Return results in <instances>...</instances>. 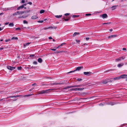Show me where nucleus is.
<instances>
[{
  "mask_svg": "<svg viewBox=\"0 0 127 127\" xmlns=\"http://www.w3.org/2000/svg\"><path fill=\"white\" fill-rule=\"evenodd\" d=\"M48 90H43L39 92V93L38 94H44L47 93H48Z\"/></svg>",
  "mask_w": 127,
  "mask_h": 127,
  "instance_id": "nucleus-1",
  "label": "nucleus"
},
{
  "mask_svg": "<svg viewBox=\"0 0 127 127\" xmlns=\"http://www.w3.org/2000/svg\"><path fill=\"white\" fill-rule=\"evenodd\" d=\"M82 68V67H78L76 68V69L75 70L71 71H70L68 72V73H70L72 72H74L76 71L77 70H80V69Z\"/></svg>",
  "mask_w": 127,
  "mask_h": 127,
  "instance_id": "nucleus-2",
  "label": "nucleus"
},
{
  "mask_svg": "<svg viewBox=\"0 0 127 127\" xmlns=\"http://www.w3.org/2000/svg\"><path fill=\"white\" fill-rule=\"evenodd\" d=\"M125 58V57H119L118 58L116 59L115 60L116 62H117L121 61L122 60H123Z\"/></svg>",
  "mask_w": 127,
  "mask_h": 127,
  "instance_id": "nucleus-3",
  "label": "nucleus"
},
{
  "mask_svg": "<svg viewBox=\"0 0 127 127\" xmlns=\"http://www.w3.org/2000/svg\"><path fill=\"white\" fill-rule=\"evenodd\" d=\"M7 68L11 70H13L16 68V67H12L9 66H8L7 67Z\"/></svg>",
  "mask_w": 127,
  "mask_h": 127,
  "instance_id": "nucleus-4",
  "label": "nucleus"
},
{
  "mask_svg": "<svg viewBox=\"0 0 127 127\" xmlns=\"http://www.w3.org/2000/svg\"><path fill=\"white\" fill-rule=\"evenodd\" d=\"M92 73V72H84V73L85 75L87 76H89Z\"/></svg>",
  "mask_w": 127,
  "mask_h": 127,
  "instance_id": "nucleus-5",
  "label": "nucleus"
},
{
  "mask_svg": "<svg viewBox=\"0 0 127 127\" xmlns=\"http://www.w3.org/2000/svg\"><path fill=\"white\" fill-rule=\"evenodd\" d=\"M24 5H22L21 6L17 8V10H20L24 8Z\"/></svg>",
  "mask_w": 127,
  "mask_h": 127,
  "instance_id": "nucleus-6",
  "label": "nucleus"
},
{
  "mask_svg": "<svg viewBox=\"0 0 127 127\" xmlns=\"http://www.w3.org/2000/svg\"><path fill=\"white\" fill-rule=\"evenodd\" d=\"M127 77V75L123 74L120 76V78H126Z\"/></svg>",
  "mask_w": 127,
  "mask_h": 127,
  "instance_id": "nucleus-7",
  "label": "nucleus"
},
{
  "mask_svg": "<svg viewBox=\"0 0 127 127\" xmlns=\"http://www.w3.org/2000/svg\"><path fill=\"white\" fill-rule=\"evenodd\" d=\"M38 18V17L36 15H33L31 17V19H35Z\"/></svg>",
  "mask_w": 127,
  "mask_h": 127,
  "instance_id": "nucleus-8",
  "label": "nucleus"
},
{
  "mask_svg": "<svg viewBox=\"0 0 127 127\" xmlns=\"http://www.w3.org/2000/svg\"><path fill=\"white\" fill-rule=\"evenodd\" d=\"M25 14L23 15V17L24 18H25L28 17V16L30 15V14H27V13H25Z\"/></svg>",
  "mask_w": 127,
  "mask_h": 127,
  "instance_id": "nucleus-9",
  "label": "nucleus"
},
{
  "mask_svg": "<svg viewBox=\"0 0 127 127\" xmlns=\"http://www.w3.org/2000/svg\"><path fill=\"white\" fill-rule=\"evenodd\" d=\"M102 17L103 18H106V17H107V16L106 14H103L102 15Z\"/></svg>",
  "mask_w": 127,
  "mask_h": 127,
  "instance_id": "nucleus-10",
  "label": "nucleus"
},
{
  "mask_svg": "<svg viewBox=\"0 0 127 127\" xmlns=\"http://www.w3.org/2000/svg\"><path fill=\"white\" fill-rule=\"evenodd\" d=\"M78 87V85H74V86H69V87H67L66 88H64V89H66L67 88H71V87Z\"/></svg>",
  "mask_w": 127,
  "mask_h": 127,
  "instance_id": "nucleus-11",
  "label": "nucleus"
},
{
  "mask_svg": "<svg viewBox=\"0 0 127 127\" xmlns=\"http://www.w3.org/2000/svg\"><path fill=\"white\" fill-rule=\"evenodd\" d=\"M79 34L80 33L79 32H74L73 34V37H74L76 35H79Z\"/></svg>",
  "mask_w": 127,
  "mask_h": 127,
  "instance_id": "nucleus-12",
  "label": "nucleus"
},
{
  "mask_svg": "<svg viewBox=\"0 0 127 127\" xmlns=\"http://www.w3.org/2000/svg\"><path fill=\"white\" fill-rule=\"evenodd\" d=\"M65 44V43H62L60 45L58 46V47H56V49H58V48H61V47L63 45H64Z\"/></svg>",
  "mask_w": 127,
  "mask_h": 127,
  "instance_id": "nucleus-13",
  "label": "nucleus"
},
{
  "mask_svg": "<svg viewBox=\"0 0 127 127\" xmlns=\"http://www.w3.org/2000/svg\"><path fill=\"white\" fill-rule=\"evenodd\" d=\"M117 36V35H112L109 36L108 37V38H112V37H115Z\"/></svg>",
  "mask_w": 127,
  "mask_h": 127,
  "instance_id": "nucleus-14",
  "label": "nucleus"
},
{
  "mask_svg": "<svg viewBox=\"0 0 127 127\" xmlns=\"http://www.w3.org/2000/svg\"><path fill=\"white\" fill-rule=\"evenodd\" d=\"M118 5H114L113 6L111 7L112 8V10H114L115 9L117 8V6Z\"/></svg>",
  "mask_w": 127,
  "mask_h": 127,
  "instance_id": "nucleus-15",
  "label": "nucleus"
},
{
  "mask_svg": "<svg viewBox=\"0 0 127 127\" xmlns=\"http://www.w3.org/2000/svg\"><path fill=\"white\" fill-rule=\"evenodd\" d=\"M124 64L123 63L119 64H118L117 66L118 67H120L121 66H123L124 65Z\"/></svg>",
  "mask_w": 127,
  "mask_h": 127,
  "instance_id": "nucleus-16",
  "label": "nucleus"
},
{
  "mask_svg": "<svg viewBox=\"0 0 127 127\" xmlns=\"http://www.w3.org/2000/svg\"><path fill=\"white\" fill-rule=\"evenodd\" d=\"M18 13V14H22L23 13H24L25 12H24L22 11H17Z\"/></svg>",
  "mask_w": 127,
  "mask_h": 127,
  "instance_id": "nucleus-17",
  "label": "nucleus"
},
{
  "mask_svg": "<svg viewBox=\"0 0 127 127\" xmlns=\"http://www.w3.org/2000/svg\"><path fill=\"white\" fill-rule=\"evenodd\" d=\"M30 43H24V47H26L27 46L29 45L30 44Z\"/></svg>",
  "mask_w": 127,
  "mask_h": 127,
  "instance_id": "nucleus-18",
  "label": "nucleus"
},
{
  "mask_svg": "<svg viewBox=\"0 0 127 127\" xmlns=\"http://www.w3.org/2000/svg\"><path fill=\"white\" fill-rule=\"evenodd\" d=\"M19 96L18 95L12 96H10L9 97H8L7 98H9H9L15 97L16 98V97H18Z\"/></svg>",
  "mask_w": 127,
  "mask_h": 127,
  "instance_id": "nucleus-19",
  "label": "nucleus"
},
{
  "mask_svg": "<svg viewBox=\"0 0 127 127\" xmlns=\"http://www.w3.org/2000/svg\"><path fill=\"white\" fill-rule=\"evenodd\" d=\"M57 28V27H55V26H54L53 27H49L48 28H47V29H56Z\"/></svg>",
  "mask_w": 127,
  "mask_h": 127,
  "instance_id": "nucleus-20",
  "label": "nucleus"
},
{
  "mask_svg": "<svg viewBox=\"0 0 127 127\" xmlns=\"http://www.w3.org/2000/svg\"><path fill=\"white\" fill-rule=\"evenodd\" d=\"M37 61L39 63H41L42 61V59L41 58H39L37 60Z\"/></svg>",
  "mask_w": 127,
  "mask_h": 127,
  "instance_id": "nucleus-21",
  "label": "nucleus"
},
{
  "mask_svg": "<svg viewBox=\"0 0 127 127\" xmlns=\"http://www.w3.org/2000/svg\"><path fill=\"white\" fill-rule=\"evenodd\" d=\"M53 85H57L58 84H61V83H56V82H55L54 83H53Z\"/></svg>",
  "mask_w": 127,
  "mask_h": 127,
  "instance_id": "nucleus-22",
  "label": "nucleus"
},
{
  "mask_svg": "<svg viewBox=\"0 0 127 127\" xmlns=\"http://www.w3.org/2000/svg\"><path fill=\"white\" fill-rule=\"evenodd\" d=\"M120 76L119 77H115V78H112V79H114V80H117V79H120Z\"/></svg>",
  "mask_w": 127,
  "mask_h": 127,
  "instance_id": "nucleus-23",
  "label": "nucleus"
},
{
  "mask_svg": "<svg viewBox=\"0 0 127 127\" xmlns=\"http://www.w3.org/2000/svg\"><path fill=\"white\" fill-rule=\"evenodd\" d=\"M62 15H56L55 16V17L56 18H60L61 17H62Z\"/></svg>",
  "mask_w": 127,
  "mask_h": 127,
  "instance_id": "nucleus-24",
  "label": "nucleus"
},
{
  "mask_svg": "<svg viewBox=\"0 0 127 127\" xmlns=\"http://www.w3.org/2000/svg\"><path fill=\"white\" fill-rule=\"evenodd\" d=\"M9 25L10 26L13 27L14 26V24L13 23H11L9 24Z\"/></svg>",
  "mask_w": 127,
  "mask_h": 127,
  "instance_id": "nucleus-25",
  "label": "nucleus"
},
{
  "mask_svg": "<svg viewBox=\"0 0 127 127\" xmlns=\"http://www.w3.org/2000/svg\"><path fill=\"white\" fill-rule=\"evenodd\" d=\"M11 39L12 40H17L18 39V38L17 37H12Z\"/></svg>",
  "mask_w": 127,
  "mask_h": 127,
  "instance_id": "nucleus-26",
  "label": "nucleus"
},
{
  "mask_svg": "<svg viewBox=\"0 0 127 127\" xmlns=\"http://www.w3.org/2000/svg\"><path fill=\"white\" fill-rule=\"evenodd\" d=\"M84 89V88H77V90L78 91H81V90H83Z\"/></svg>",
  "mask_w": 127,
  "mask_h": 127,
  "instance_id": "nucleus-27",
  "label": "nucleus"
},
{
  "mask_svg": "<svg viewBox=\"0 0 127 127\" xmlns=\"http://www.w3.org/2000/svg\"><path fill=\"white\" fill-rule=\"evenodd\" d=\"M44 12V10H41L40 11V13L41 14L43 13Z\"/></svg>",
  "mask_w": 127,
  "mask_h": 127,
  "instance_id": "nucleus-28",
  "label": "nucleus"
},
{
  "mask_svg": "<svg viewBox=\"0 0 127 127\" xmlns=\"http://www.w3.org/2000/svg\"><path fill=\"white\" fill-rule=\"evenodd\" d=\"M23 23L24 24H28V22L26 20H24L23 21Z\"/></svg>",
  "mask_w": 127,
  "mask_h": 127,
  "instance_id": "nucleus-29",
  "label": "nucleus"
},
{
  "mask_svg": "<svg viewBox=\"0 0 127 127\" xmlns=\"http://www.w3.org/2000/svg\"><path fill=\"white\" fill-rule=\"evenodd\" d=\"M79 15H73L72 16V17L74 18H75L76 17H79Z\"/></svg>",
  "mask_w": 127,
  "mask_h": 127,
  "instance_id": "nucleus-30",
  "label": "nucleus"
},
{
  "mask_svg": "<svg viewBox=\"0 0 127 127\" xmlns=\"http://www.w3.org/2000/svg\"><path fill=\"white\" fill-rule=\"evenodd\" d=\"M24 12H25L24 13H29L30 12V10H27V11H24Z\"/></svg>",
  "mask_w": 127,
  "mask_h": 127,
  "instance_id": "nucleus-31",
  "label": "nucleus"
},
{
  "mask_svg": "<svg viewBox=\"0 0 127 127\" xmlns=\"http://www.w3.org/2000/svg\"><path fill=\"white\" fill-rule=\"evenodd\" d=\"M18 15V13H17V12H16L15 13H14L13 14V15Z\"/></svg>",
  "mask_w": 127,
  "mask_h": 127,
  "instance_id": "nucleus-32",
  "label": "nucleus"
},
{
  "mask_svg": "<svg viewBox=\"0 0 127 127\" xmlns=\"http://www.w3.org/2000/svg\"><path fill=\"white\" fill-rule=\"evenodd\" d=\"M22 68V67L21 66H20L18 67L17 68L18 70H21V69Z\"/></svg>",
  "mask_w": 127,
  "mask_h": 127,
  "instance_id": "nucleus-33",
  "label": "nucleus"
},
{
  "mask_svg": "<svg viewBox=\"0 0 127 127\" xmlns=\"http://www.w3.org/2000/svg\"><path fill=\"white\" fill-rule=\"evenodd\" d=\"M108 82V81H103V83L104 84H106V83H107Z\"/></svg>",
  "mask_w": 127,
  "mask_h": 127,
  "instance_id": "nucleus-34",
  "label": "nucleus"
},
{
  "mask_svg": "<svg viewBox=\"0 0 127 127\" xmlns=\"http://www.w3.org/2000/svg\"><path fill=\"white\" fill-rule=\"evenodd\" d=\"M25 2V0H22L20 2L21 3H24Z\"/></svg>",
  "mask_w": 127,
  "mask_h": 127,
  "instance_id": "nucleus-35",
  "label": "nucleus"
},
{
  "mask_svg": "<svg viewBox=\"0 0 127 127\" xmlns=\"http://www.w3.org/2000/svg\"><path fill=\"white\" fill-rule=\"evenodd\" d=\"M43 22V20H41V21H37V22H39V23H42Z\"/></svg>",
  "mask_w": 127,
  "mask_h": 127,
  "instance_id": "nucleus-36",
  "label": "nucleus"
},
{
  "mask_svg": "<svg viewBox=\"0 0 127 127\" xmlns=\"http://www.w3.org/2000/svg\"><path fill=\"white\" fill-rule=\"evenodd\" d=\"M15 30H21V29L20 28H16V29Z\"/></svg>",
  "mask_w": 127,
  "mask_h": 127,
  "instance_id": "nucleus-37",
  "label": "nucleus"
},
{
  "mask_svg": "<svg viewBox=\"0 0 127 127\" xmlns=\"http://www.w3.org/2000/svg\"><path fill=\"white\" fill-rule=\"evenodd\" d=\"M110 104L111 105H114V103L113 102H111L110 103Z\"/></svg>",
  "mask_w": 127,
  "mask_h": 127,
  "instance_id": "nucleus-38",
  "label": "nucleus"
},
{
  "mask_svg": "<svg viewBox=\"0 0 127 127\" xmlns=\"http://www.w3.org/2000/svg\"><path fill=\"white\" fill-rule=\"evenodd\" d=\"M76 41L78 43H79L80 42V41L79 40H76Z\"/></svg>",
  "mask_w": 127,
  "mask_h": 127,
  "instance_id": "nucleus-39",
  "label": "nucleus"
},
{
  "mask_svg": "<svg viewBox=\"0 0 127 127\" xmlns=\"http://www.w3.org/2000/svg\"><path fill=\"white\" fill-rule=\"evenodd\" d=\"M91 15V14L90 13H88L86 14L85 15L87 16H90Z\"/></svg>",
  "mask_w": 127,
  "mask_h": 127,
  "instance_id": "nucleus-40",
  "label": "nucleus"
},
{
  "mask_svg": "<svg viewBox=\"0 0 127 127\" xmlns=\"http://www.w3.org/2000/svg\"><path fill=\"white\" fill-rule=\"evenodd\" d=\"M72 90L74 91H78L77 90V88L73 89H72Z\"/></svg>",
  "mask_w": 127,
  "mask_h": 127,
  "instance_id": "nucleus-41",
  "label": "nucleus"
},
{
  "mask_svg": "<svg viewBox=\"0 0 127 127\" xmlns=\"http://www.w3.org/2000/svg\"><path fill=\"white\" fill-rule=\"evenodd\" d=\"M69 13H66L64 14V15L65 16H68L69 15Z\"/></svg>",
  "mask_w": 127,
  "mask_h": 127,
  "instance_id": "nucleus-42",
  "label": "nucleus"
},
{
  "mask_svg": "<svg viewBox=\"0 0 127 127\" xmlns=\"http://www.w3.org/2000/svg\"><path fill=\"white\" fill-rule=\"evenodd\" d=\"M33 64H37V62L36 61H34L33 62Z\"/></svg>",
  "mask_w": 127,
  "mask_h": 127,
  "instance_id": "nucleus-43",
  "label": "nucleus"
},
{
  "mask_svg": "<svg viewBox=\"0 0 127 127\" xmlns=\"http://www.w3.org/2000/svg\"><path fill=\"white\" fill-rule=\"evenodd\" d=\"M27 4H29L30 5H31L32 4V3L31 2H28L27 3Z\"/></svg>",
  "mask_w": 127,
  "mask_h": 127,
  "instance_id": "nucleus-44",
  "label": "nucleus"
},
{
  "mask_svg": "<svg viewBox=\"0 0 127 127\" xmlns=\"http://www.w3.org/2000/svg\"><path fill=\"white\" fill-rule=\"evenodd\" d=\"M33 95V94H30V95H26V96H31V95Z\"/></svg>",
  "mask_w": 127,
  "mask_h": 127,
  "instance_id": "nucleus-45",
  "label": "nucleus"
},
{
  "mask_svg": "<svg viewBox=\"0 0 127 127\" xmlns=\"http://www.w3.org/2000/svg\"><path fill=\"white\" fill-rule=\"evenodd\" d=\"M64 20L65 21H68L69 20V19H64Z\"/></svg>",
  "mask_w": 127,
  "mask_h": 127,
  "instance_id": "nucleus-46",
  "label": "nucleus"
},
{
  "mask_svg": "<svg viewBox=\"0 0 127 127\" xmlns=\"http://www.w3.org/2000/svg\"><path fill=\"white\" fill-rule=\"evenodd\" d=\"M77 80L78 81H80L82 80V79L80 78H78L77 79Z\"/></svg>",
  "mask_w": 127,
  "mask_h": 127,
  "instance_id": "nucleus-47",
  "label": "nucleus"
},
{
  "mask_svg": "<svg viewBox=\"0 0 127 127\" xmlns=\"http://www.w3.org/2000/svg\"><path fill=\"white\" fill-rule=\"evenodd\" d=\"M10 39H7V40H5V42H7L9 41H10Z\"/></svg>",
  "mask_w": 127,
  "mask_h": 127,
  "instance_id": "nucleus-48",
  "label": "nucleus"
},
{
  "mask_svg": "<svg viewBox=\"0 0 127 127\" xmlns=\"http://www.w3.org/2000/svg\"><path fill=\"white\" fill-rule=\"evenodd\" d=\"M89 39V37H86V40H88Z\"/></svg>",
  "mask_w": 127,
  "mask_h": 127,
  "instance_id": "nucleus-49",
  "label": "nucleus"
},
{
  "mask_svg": "<svg viewBox=\"0 0 127 127\" xmlns=\"http://www.w3.org/2000/svg\"><path fill=\"white\" fill-rule=\"evenodd\" d=\"M122 50H123L126 51V48H123L122 49Z\"/></svg>",
  "mask_w": 127,
  "mask_h": 127,
  "instance_id": "nucleus-50",
  "label": "nucleus"
},
{
  "mask_svg": "<svg viewBox=\"0 0 127 127\" xmlns=\"http://www.w3.org/2000/svg\"><path fill=\"white\" fill-rule=\"evenodd\" d=\"M110 23V22L108 23H104L103 24H109Z\"/></svg>",
  "mask_w": 127,
  "mask_h": 127,
  "instance_id": "nucleus-51",
  "label": "nucleus"
},
{
  "mask_svg": "<svg viewBox=\"0 0 127 127\" xmlns=\"http://www.w3.org/2000/svg\"><path fill=\"white\" fill-rule=\"evenodd\" d=\"M33 88H32V89H30V90H29V91H32L33 90Z\"/></svg>",
  "mask_w": 127,
  "mask_h": 127,
  "instance_id": "nucleus-52",
  "label": "nucleus"
},
{
  "mask_svg": "<svg viewBox=\"0 0 127 127\" xmlns=\"http://www.w3.org/2000/svg\"><path fill=\"white\" fill-rule=\"evenodd\" d=\"M51 50H53V51H55L56 50V49H51Z\"/></svg>",
  "mask_w": 127,
  "mask_h": 127,
  "instance_id": "nucleus-53",
  "label": "nucleus"
},
{
  "mask_svg": "<svg viewBox=\"0 0 127 127\" xmlns=\"http://www.w3.org/2000/svg\"><path fill=\"white\" fill-rule=\"evenodd\" d=\"M4 48H3V47H1V48H0V50L3 49H4Z\"/></svg>",
  "mask_w": 127,
  "mask_h": 127,
  "instance_id": "nucleus-54",
  "label": "nucleus"
},
{
  "mask_svg": "<svg viewBox=\"0 0 127 127\" xmlns=\"http://www.w3.org/2000/svg\"><path fill=\"white\" fill-rule=\"evenodd\" d=\"M23 17V15L22 16H20V17H19V18H24V17Z\"/></svg>",
  "mask_w": 127,
  "mask_h": 127,
  "instance_id": "nucleus-55",
  "label": "nucleus"
},
{
  "mask_svg": "<svg viewBox=\"0 0 127 127\" xmlns=\"http://www.w3.org/2000/svg\"><path fill=\"white\" fill-rule=\"evenodd\" d=\"M48 38L49 39H52V37L51 36L49 37Z\"/></svg>",
  "mask_w": 127,
  "mask_h": 127,
  "instance_id": "nucleus-56",
  "label": "nucleus"
},
{
  "mask_svg": "<svg viewBox=\"0 0 127 127\" xmlns=\"http://www.w3.org/2000/svg\"><path fill=\"white\" fill-rule=\"evenodd\" d=\"M36 85V84L34 83H33V84H32V86H33L34 85Z\"/></svg>",
  "mask_w": 127,
  "mask_h": 127,
  "instance_id": "nucleus-57",
  "label": "nucleus"
},
{
  "mask_svg": "<svg viewBox=\"0 0 127 127\" xmlns=\"http://www.w3.org/2000/svg\"><path fill=\"white\" fill-rule=\"evenodd\" d=\"M9 23V22H6L5 23V25H7Z\"/></svg>",
  "mask_w": 127,
  "mask_h": 127,
  "instance_id": "nucleus-58",
  "label": "nucleus"
},
{
  "mask_svg": "<svg viewBox=\"0 0 127 127\" xmlns=\"http://www.w3.org/2000/svg\"><path fill=\"white\" fill-rule=\"evenodd\" d=\"M10 9V8H7V9L6 10H7L9 9Z\"/></svg>",
  "mask_w": 127,
  "mask_h": 127,
  "instance_id": "nucleus-59",
  "label": "nucleus"
},
{
  "mask_svg": "<svg viewBox=\"0 0 127 127\" xmlns=\"http://www.w3.org/2000/svg\"><path fill=\"white\" fill-rule=\"evenodd\" d=\"M3 14V13H0V15H2Z\"/></svg>",
  "mask_w": 127,
  "mask_h": 127,
  "instance_id": "nucleus-60",
  "label": "nucleus"
},
{
  "mask_svg": "<svg viewBox=\"0 0 127 127\" xmlns=\"http://www.w3.org/2000/svg\"><path fill=\"white\" fill-rule=\"evenodd\" d=\"M103 105V104H99V105L100 106H101V105Z\"/></svg>",
  "mask_w": 127,
  "mask_h": 127,
  "instance_id": "nucleus-61",
  "label": "nucleus"
},
{
  "mask_svg": "<svg viewBox=\"0 0 127 127\" xmlns=\"http://www.w3.org/2000/svg\"><path fill=\"white\" fill-rule=\"evenodd\" d=\"M3 99V98L0 99V101L2 100Z\"/></svg>",
  "mask_w": 127,
  "mask_h": 127,
  "instance_id": "nucleus-62",
  "label": "nucleus"
},
{
  "mask_svg": "<svg viewBox=\"0 0 127 127\" xmlns=\"http://www.w3.org/2000/svg\"><path fill=\"white\" fill-rule=\"evenodd\" d=\"M110 31V32H112V29H110L109 30Z\"/></svg>",
  "mask_w": 127,
  "mask_h": 127,
  "instance_id": "nucleus-63",
  "label": "nucleus"
},
{
  "mask_svg": "<svg viewBox=\"0 0 127 127\" xmlns=\"http://www.w3.org/2000/svg\"><path fill=\"white\" fill-rule=\"evenodd\" d=\"M82 86V85H78V87H80V86Z\"/></svg>",
  "mask_w": 127,
  "mask_h": 127,
  "instance_id": "nucleus-64",
  "label": "nucleus"
}]
</instances>
